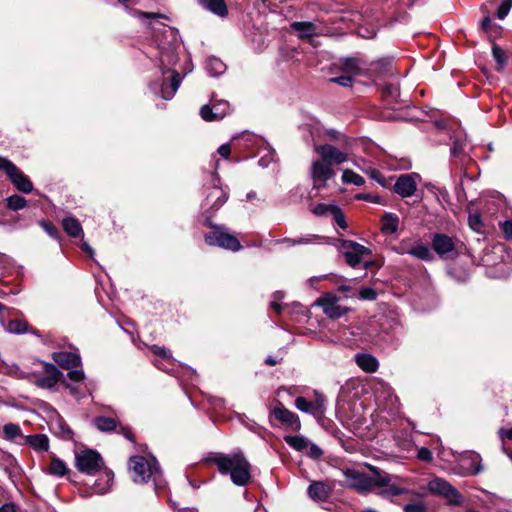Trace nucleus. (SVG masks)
<instances>
[{"instance_id": "obj_10", "label": "nucleus", "mask_w": 512, "mask_h": 512, "mask_svg": "<svg viewBox=\"0 0 512 512\" xmlns=\"http://www.w3.org/2000/svg\"><path fill=\"white\" fill-rule=\"evenodd\" d=\"M0 170H3L13 185L23 193H30L33 184L30 179L9 159L0 157Z\"/></svg>"}, {"instance_id": "obj_62", "label": "nucleus", "mask_w": 512, "mask_h": 512, "mask_svg": "<svg viewBox=\"0 0 512 512\" xmlns=\"http://www.w3.org/2000/svg\"><path fill=\"white\" fill-rule=\"evenodd\" d=\"M274 300L270 302V307L274 309L277 313H280L282 310V305L278 302V300L283 298V293L277 291L273 295Z\"/></svg>"}, {"instance_id": "obj_30", "label": "nucleus", "mask_w": 512, "mask_h": 512, "mask_svg": "<svg viewBox=\"0 0 512 512\" xmlns=\"http://www.w3.org/2000/svg\"><path fill=\"white\" fill-rule=\"evenodd\" d=\"M399 217L394 213H385L381 218V231L385 234H394L398 231Z\"/></svg>"}, {"instance_id": "obj_22", "label": "nucleus", "mask_w": 512, "mask_h": 512, "mask_svg": "<svg viewBox=\"0 0 512 512\" xmlns=\"http://www.w3.org/2000/svg\"><path fill=\"white\" fill-rule=\"evenodd\" d=\"M416 189L417 184L411 174L401 175L394 184V191L403 198L412 196Z\"/></svg>"}, {"instance_id": "obj_39", "label": "nucleus", "mask_w": 512, "mask_h": 512, "mask_svg": "<svg viewBox=\"0 0 512 512\" xmlns=\"http://www.w3.org/2000/svg\"><path fill=\"white\" fill-rule=\"evenodd\" d=\"M337 205L333 203H317L310 205V211L316 216L331 215Z\"/></svg>"}, {"instance_id": "obj_16", "label": "nucleus", "mask_w": 512, "mask_h": 512, "mask_svg": "<svg viewBox=\"0 0 512 512\" xmlns=\"http://www.w3.org/2000/svg\"><path fill=\"white\" fill-rule=\"evenodd\" d=\"M230 112V104L225 100H211V104L202 106L200 115L205 121H215L224 118Z\"/></svg>"}, {"instance_id": "obj_35", "label": "nucleus", "mask_w": 512, "mask_h": 512, "mask_svg": "<svg viewBox=\"0 0 512 512\" xmlns=\"http://www.w3.org/2000/svg\"><path fill=\"white\" fill-rule=\"evenodd\" d=\"M284 441L298 452H304L309 446L310 440L302 435H287Z\"/></svg>"}, {"instance_id": "obj_63", "label": "nucleus", "mask_w": 512, "mask_h": 512, "mask_svg": "<svg viewBox=\"0 0 512 512\" xmlns=\"http://www.w3.org/2000/svg\"><path fill=\"white\" fill-rule=\"evenodd\" d=\"M500 227L505 237L512 240V220H506L500 223Z\"/></svg>"}, {"instance_id": "obj_24", "label": "nucleus", "mask_w": 512, "mask_h": 512, "mask_svg": "<svg viewBox=\"0 0 512 512\" xmlns=\"http://www.w3.org/2000/svg\"><path fill=\"white\" fill-rule=\"evenodd\" d=\"M308 495L315 501H326L331 493V488L324 482H313L308 486Z\"/></svg>"}, {"instance_id": "obj_20", "label": "nucleus", "mask_w": 512, "mask_h": 512, "mask_svg": "<svg viewBox=\"0 0 512 512\" xmlns=\"http://www.w3.org/2000/svg\"><path fill=\"white\" fill-rule=\"evenodd\" d=\"M228 199L227 193L217 184L209 188L205 198V206L212 211H217Z\"/></svg>"}, {"instance_id": "obj_49", "label": "nucleus", "mask_w": 512, "mask_h": 512, "mask_svg": "<svg viewBox=\"0 0 512 512\" xmlns=\"http://www.w3.org/2000/svg\"><path fill=\"white\" fill-rule=\"evenodd\" d=\"M468 224L473 231L481 232L483 227L481 215L478 213L470 214L468 218Z\"/></svg>"}, {"instance_id": "obj_37", "label": "nucleus", "mask_w": 512, "mask_h": 512, "mask_svg": "<svg viewBox=\"0 0 512 512\" xmlns=\"http://www.w3.org/2000/svg\"><path fill=\"white\" fill-rule=\"evenodd\" d=\"M314 396H315V399L313 402V406L315 408V418L318 420V421H321L324 417H325V412H326V397L318 392V391H314Z\"/></svg>"}, {"instance_id": "obj_40", "label": "nucleus", "mask_w": 512, "mask_h": 512, "mask_svg": "<svg viewBox=\"0 0 512 512\" xmlns=\"http://www.w3.org/2000/svg\"><path fill=\"white\" fill-rule=\"evenodd\" d=\"M305 193L306 191L302 186H296L288 192L285 201L288 205L301 203Z\"/></svg>"}, {"instance_id": "obj_1", "label": "nucleus", "mask_w": 512, "mask_h": 512, "mask_svg": "<svg viewBox=\"0 0 512 512\" xmlns=\"http://www.w3.org/2000/svg\"><path fill=\"white\" fill-rule=\"evenodd\" d=\"M152 30L154 31L152 43L156 54L151 53L149 57L158 59L162 80L151 82L149 87L155 95L164 100H170L182 82L180 74L173 69L178 60V49L181 41L178 31L163 23L152 25Z\"/></svg>"}, {"instance_id": "obj_52", "label": "nucleus", "mask_w": 512, "mask_h": 512, "mask_svg": "<svg viewBox=\"0 0 512 512\" xmlns=\"http://www.w3.org/2000/svg\"><path fill=\"white\" fill-rule=\"evenodd\" d=\"M322 237L315 234H307L300 238L296 239L297 245H310L316 243L318 240H321Z\"/></svg>"}, {"instance_id": "obj_45", "label": "nucleus", "mask_w": 512, "mask_h": 512, "mask_svg": "<svg viewBox=\"0 0 512 512\" xmlns=\"http://www.w3.org/2000/svg\"><path fill=\"white\" fill-rule=\"evenodd\" d=\"M341 68L344 72L350 74H358L360 67L356 58H344L341 60Z\"/></svg>"}, {"instance_id": "obj_12", "label": "nucleus", "mask_w": 512, "mask_h": 512, "mask_svg": "<svg viewBox=\"0 0 512 512\" xmlns=\"http://www.w3.org/2000/svg\"><path fill=\"white\" fill-rule=\"evenodd\" d=\"M270 416L277 422L292 431L301 429V422L297 414L288 410L280 401L270 408Z\"/></svg>"}, {"instance_id": "obj_57", "label": "nucleus", "mask_w": 512, "mask_h": 512, "mask_svg": "<svg viewBox=\"0 0 512 512\" xmlns=\"http://www.w3.org/2000/svg\"><path fill=\"white\" fill-rule=\"evenodd\" d=\"M330 82L336 83L342 87H351L352 83H353V79L350 75H343V76L331 78Z\"/></svg>"}, {"instance_id": "obj_56", "label": "nucleus", "mask_w": 512, "mask_h": 512, "mask_svg": "<svg viewBox=\"0 0 512 512\" xmlns=\"http://www.w3.org/2000/svg\"><path fill=\"white\" fill-rule=\"evenodd\" d=\"M8 371L7 373L17 379H25L27 378V373L22 371L18 365L12 364L7 367Z\"/></svg>"}, {"instance_id": "obj_64", "label": "nucleus", "mask_w": 512, "mask_h": 512, "mask_svg": "<svg viewBox=\"0 0 512 512\" xmlns=\"http://www.w3.org/2000/svg\"><path fill=\"white\" fill-rule=\"evenodd\" d=\"M417 456L420 460L425 462H429L432 460V452L426 447L419 448Z\"/></svg>"}, {"instance_id": "obj_48", "label": "nucleus", "mask_w": 512, "mask_h": 512, "mask_svg": "<svg viewBox=\"0 0 512 512\" xmlns=\"http://www.w3.org/2000/svg\"><path fill=\"white\" fill-rule=\"evenodd\" d=\"M404 512H428L427 505L423 501L407 503L403 507Z\"/></svg>"}, {"instance_id": "obj_15", "label": "nucleus", "mask_w": 512, "mask_h": 512, "mask_svg": "<svg viewBox=\"0 0 512 512\" xmlns=\"http://www.w3.org/2000/svg\"><path fill=\"white\" fill-rule=\"evenodd\" d=\"M310 174L314 188L320 189L325 187L327 181L334 177L335 172L329 163L321 160H315L311 165Z\"/></svg>"}, {"instance_id": "obj_46", "label": "nucleus", "mask_w": 512, "mask_h": 512, "mask_svg": "<svg viewBox=\"0 0 512 512\" xmlns=\"http://www.w3.org/2000/svg\"><path fill=\"white\" fill-rule=\"evenodd\" d=\"M3 434L7 440H14L15 438L21 436V429L17 424L8 423L3 427Z\"/></svg>"}, {"instance_id": "obj_28", "label": "nucleus", "mask_w": 512, "mask_h": 512, "mask_svg": "<svg viewBox=\"0 0 512 512\" xmlns=\"http://www.w3.org/2000/svg\"><path fill=\"white\" fill-rule=\"evenodd\" d=\"M25 442L37 452H46L49 449V439L45 434L26 436Z\"/></svg>"}, {"instance_id": "obj_34", "label": "nucleus", "mask_w": 512, "mask_h": 512, "mask_svg": "<svg viewBox=\"0 0 512 512\" xmlns=\"http://www.w3.org/2000/svg\"><path fill=\"white\" fill-rule=\"evenodd\" d=\"M67 472L68 468L65 462L56 456H53L48 468L46 469V473L56 477H63L67 474Z\"/></svg>"}, {"instance_id": "obj_41", "label": "nucleus", "mask_w": 512, "mask_h": 512, "mask_svg": "<svg viewBox=\"0 0 512 512\" xmlns=\"http://www.w3.org/2000/svg\"><path fill=\"white\" fill-rule=\"evenodd\" d=\"M117 1L124 6L126 11L132 12L134 16L148 18V19H154V20L166 19V16L163 14H160V13L142 12V11H138V10L132 11L128 7V2H130L131 0H117Z\"/></svg>"}, {"instance_id": "obj_17", "label": "nucleus", "mask_w": 512, "mask_h": 512, "mask_svg": "<svg viewBox=\"0 0 512 512\" xmlns=\"http://www.w3.org/2000/svg\"><path fill=\"white\" fill-rule=\"evenodd\" d=\"M315 151L320 155L321 161L329 165H338L347 161V155L330 144L316 145Z\"/></svg>"}, {"instance_id": "obj_4", "label": "nucleus", "mask_w": 512, "mask_h": 512, "mask_svg": "<svg viewBox=\"0 0 512 512\" xmlns=\"http://www.w3.org/2000/svg\"><path fill=\"white\" fill-rule=\"evenodd\" d=\"M371 474H367L355 468H348L343 471L344 484L346 487L364 494L373 491L375 488L388 486L391 476L378 467L368 465Z\"/></svg>"}, {"instance_id": "obj_18", "label": "nucleus", "mask_w": 512, "mask_h": 512, "mask_svg": "<svg viewBox=\"0 0 512 512\" xmlns=\"http://www.w3.org/2000/svg\"><path fill=\"white\" fill-rule=\"evenodd\" d=\"M432 249L441 258H446L450 253L455 250L456 244L452 237L443 234L435 233L431 238Z\"/></svg>"}, {"instance_id": "obj_11", "label": "nucleus", "mask_w": 512, "mask_h": 512, "mask_svg": "<svg viewBox=\"0 0 512 512\" xmlns=\"http://www.w3.org/2000/svg\"><path fill=\"white\" fill-rule=\"evenodd\" d=\"M241 140L245 141L246 147H252L254 145L260 146L259 154V165L262 168H267L270 163H272L275 160L276 152L275 150L266 143L262 138L257 137L250 133H244L241 137Z\"/></svg>"}, {"instance_id": "obj_13", "label": "nucleus", "mask_w": 512, "mask_h": 512, "mask_svg": "<svg viewBox=\"0 0 512 512\" xmlns=\"http://www.w3.org/2000/svg\"><path fill=\"white\" fill-rule=\"evenodd\" d=\"M339 297L333 293H326L318 298L315 305L322 308L323 313L330 319H339L348 313L349 308L338 304Z\"/></svg>"}, {"instance_id": "obj_55", "label": "nucleus", "mask_w": 512, "mask_h": 512, "mask_svg": "<svg viewBox=\"0 0 512 512\" xmlns=\"http://www.w3.org/2000/svg\"><path fill=\"white\" fill-rule=\"evenodd\" d=\"M400 95L399 87L394 84H387L384 87V96L396 100Z\"/></svg>"}, {"instance_id": "obj_5", "label": "nucleus", "mask_w": 512, "mask_h": 512, "mask_svg": "<svg viewBox=\"0 0 512 512\" xmlns=\"http://www.w3.org/2000/svg\"><path fill=\"white\" fill-rule=\"evenodd\" d=\"M129 468L133 473V481L136 483H145L151 479L155 489L163 488L166 484L159 463L154 456H150L149 459L143 456H132Z\"/></svg>"}, {"instance_id": "obj_59", "label": "nucleus", "mask_w": 512, "mask_h": 512, "mask_svg": "<svg viewBox=\"0 0 512 512\" xmlns=\"http://www.w3.org/2000/svg\"><path fill=\"white\" fill-rule=\"evenodd\" d=\"M387 487H388L387 490L381 492L382 496H386V495L398 496V495L404 494L407 491L406 489L397 487L395 485L389 484Z\"/></svg>"}, {"instance_id": "obj_19", "label": "nucleus", "mask_w": 512, "mask_h": 512, "mask_svg": "<svg viewBox=\"0 0 512 512\" xmlns=\"http://www.w3.org/2000/svg\"><path fill=\"white\" fill-rule=\"evenodd\" d=\"M400 250L402 254H408L423 261H432L434 259V255L430 248L420 241L411 248H408L407 241L403 240L400 244Z\"/></svg>"}, {"instance_id": "obj_8", "label": "nucleus", "mask_w": 512, "mask_h": 512, "mask_svg": "<svg viewBox=\"0 0 512 512\" xmlns=\"http://www.w3.org/2000/svg\"><path fill=\"white\" fill-rule=\"evenodd\" d=\"M427 491L430 494L444 498L448 504L461 505L463 496L448 481L443 478H433L427 483Z\"/></svg>"}, {"instance_id": "obj_53", "label": "nucleus", "mask_w": 512, "mask_h": 512, "mask_svg": "<svg viewBox=\"0 0 512 512\" xmlns=\"http://www.w3.org/2000/svg\"><path fill=\"white\" fill-rule=\"evenodd\" d=\"M306 451L307 455L312 459H319L323 455V450L311 441L309 442V446Z\"/></svg>"}, {"instance_id": "obj_47", "label": "nucleus", "mask_w": 512, "mask_h": 512, "mask_svg": "<svg viewBox=\"0 0 512 512\" xmlns=\"http://www.w3.org/2000/svg\"><path fill=\"white\" fill-rule=\"evenodd\" d=\"M331 216L333 217L334 222L337 226H339L341 229H347L348 225L346 222L345 215L338 206L334 208V211L332 212Z\"/></svg>"}, {"instance_id": "obj_51", "label": "nucleus", "mask_w": 512, "mask_h": 512, "mask_svg": "<svg viewBox=\"0 0 512 512\" xmlns=\"http://www.w3.org/2000/svg\"><path fill=\"white\" fill-rule=\"evenodd\" d=\"M512 8V0H504L497 9V17L503 20Z\"/></svg>"}, {"instance_id": "obj_21", "label": "nucleus", "mask_w": 512, "mask_h": 512, "mask_svg": "<svg viewBox=\"0 0 512 512\" xmlns=\"http://www.w3.org/2000/svg\"><path fill=\"white\" fill-rule=\"evenodd\" d=\"M45 375L38 376L35 380L37 386L41 388L51 389L59 381L62 373L54 364H45Z\"/></svg>"}, {"instance_id": "obj_14", "label": "nucleus", "mask_w": 512, "mask_h": 512, "mask_svg": "<svg viewBox=\"0 0 512 512\" xmlns=\"http://www.w3.org/2000/svg\"><path fill=\"white\" fill-rule=\"evenodd\" d=\"M375 397L378 406L384 410L394 413L398 410V397L393 393L392 388L384 383H379L375 389Z\"/></svg>"}, {"instance_id": "obj_32", "label": "nucleus", "mask_w": 512, "mask_h": 512, "mask_svg": "<svg viewBox=\"0 0 512 512\" xmlns=\"http://www.w3.org/2000/svg\"><path fill=\"white\" fill-rule=\"evenodd\" d=\"M65 232L71 237L83 236V229L78 219L75 217H66L62 221Z\"/></svg>"}, {"instance_id": "obj_36", "label": "nucleus", "mask_w": 512, "mask_h": 512, "mask_svg": "<svg viewBox=\"0 0 512 512\" xmlns=\"http://www.w3.org/2000/svg\"><path fill=\"white\" fill-rule=\"evenodd\" d=\"M6 331L14 334H24L28 332V323L21 319L9 320L7 323L2 322Z\"/></svg>"}, {"instance_id": "obj_29", "label": "nucleus", "mask_w": 512, "mask_h": 512, "mask_svg": "<svg viewBox=\"0 0 512 512\" xmlns=\"http://www.w3.org/2000/svg\"><path fill=\"white\" fill-rule=\"evenodd\" d=\"M201 5L213 14L225 17L228 14V8L224 0H200Z\"/></svg>"}, {"instance_id": "obj_33", "label": "nucleus", "mask_w": 512, "mask_h": 512, "mask_svg": "<svg viewBox=\"0 0 512 512\" xmlns=\"http://www.w3.org/2000/svg\"><path fill=\"white\" fill-rule=\"evenodd\" d=\"M205 69L210 76H219L226 70L223 61L216 57H209L205 60Z\"/></svg>"}, {"instance_id": "obj_6", "label": "nucleus", "mask_w": 512, "mask_h": 512, "mask_svg": "<svg viewBox=\"0 0 512 512\" xmlns=\"http://www.w3.org/2000/svg\"><path fill=\"white\" fill-rule=\"evenodd\" d=\"M336 246L348 266L352 268L362 267L364 270L371 266V261L367 260V257L372 254L369 248L346 239H339Z\"/></svg>"}, {"instance_id": "obj_3", "label": "nucleus", "mask_w": 512, "mask_h": 512, "mask_svg": "<svg viewBox=\"0 0 512 512\" xmlns=\"http://www.w3.org/2000/svg\"><path fill=\"white\" fill-rule=\"evenodd\" d=\"M222 475H229L236 486H246L251 480V465L240 450L218 453L210 458Z\"/></svg>"}, {"instance_id": "obj_26", "label": "nucleus", "mask_w": 512, "mask_h": 512, "mask_svg": "<svg viewBox=\"0 0 512 512\" xmlns=\"http://www.w3.org/2000/svg\"><path fill=\"white\" fill-rule=\"evenodd\" d=\"M151 351L160 358V360H156L154 362V365L163 371H168V368L165 366L164 362L167 364L173 363L174 359L172 358L171 352L166 348L157 345H153L151 347Z\"/></svg>"}, {"instance_id": "obj_42", "label": "nucleus", "mask_w": 512, "mask_h": 512, "mask_svg": "<svg viewBox=\"0 0 512 512\" xmlns=\"http://www.w3.org/2000/svg\"><path fill=\"white\" fill-rule=\"evenodd\" d=\"M342 181L346 184H354L356 186H362L365 183V180L362 176L355 173L350 169H345L342 173Z\"/></svg>"}, {"instance_id": "obj_31", "label": "nucleus", "mask_w": 512, "mask_h": 512, "mask_svg": "<svg viewBox=\"0 0 512 512\" xmlns=\"http://www.w3.org/2000/svg\"><path fill=\"white\" fill-rule=\"evenodd\" d=\"M113 482V472L110 470H106L104 475L99 478L95 484L93 485V492L99 495L107 493Z\"/></svg>"}, {"instance_id": "obj_7", "label": "nucleus", "mask_w": 512, "mask_h": 512, "mask_svg": "<svg viewBox=\"0 0 512 512\" xmlns=\"http://www.w3.org/2000/svg\"><path fill=\"white\" fill-rule=\"evenodd\" d=\"M206 225L211 228V232L206 233L204 240L209 246H217L230 251H239L242 246L239 240L229 232V229L222 225L213 224L210 219H206Z\"/></svg>"}, {"instance_id": "obj_25", "label": "nucleus", "mask_w": 512, "mask_h": 512, "mask_svg": "<svg viewBox=\"0 0 512 512\" xmlns=\"http://www.w3.org/2000/svg\"><path fill=\"white\" fill-rule=\"evenodd\" d=\"M462 466L465 468V475H477L482 471L481 457L475 452H471L462 459Z\"/></svg>"}, {"instance_id": "obj_50", "label": "nucleus", "mask_w": 512, "mask_h": 512, "mask_svg": "<svg viewBox=\"0 0 512 512\" xmlns=\"http://www.w3.org/2000/svg\"><path fill=\"white\" fill-rule=\"evenodd\" d=\"M39 225L43 228V230L54 239H57L59 236V231L55 225L48 221H40Z\"/></svg>"}, {"instance_id": "obj_61", "label": "nucleus", "mask_w": 512, "mask_h": 512, "mask_svg": "<svg viewBox=\"0 0 512 512\" xmlns=\"http://www.w3.org/2000/svg\"><path fill=\"white\" fill-rule=\"evenodd\" d=\"M365 172L372 178L374 179L375 181H377L379 184H381L382 186H384V177L382 176V174L375 168H369L367 170H365Z\"/></svg>"}, {"instance_id": "obj_44", "label": "nucleus", "mask_w": 512, "mask_h": 512, "mask_svg": "<svg viewBox=\"0 0 512 512\" xmlns=\"http://www.w3.org/2000/svg\"><path fill=\"white\" fill-rule=\"evenodd\" d=\"M295 407L301 412L311 414L315 418V408L313 402L307 400L305 397H297L295 399Z\"/></svg>"}, {"instance_id": "obj_60", "label": "nucleus", "mask_w": 512, "mask_h": 512, "mask_svg": "<svg viewBox=\"0 0 512 512\" xmlns=\"http://www.w3.org/2000/svg\"><path fill=\"white\" fill-rule=\"evenodd\" d=\"M359 296H360V298H362L364 300H375L377 297V293L375 292L374 289L367 287V288H362L359 291Z\"/></svg>"}, {"instance_id": "obj_43", "label": "nucleus", "mask_w": 512, "mask_h": 512, "mask_svg": "<svg viewBox=\"0 0 512 512\" xmlns=\"http://www.w3.org/2000/svg\"><path fill=\"white\" fill-rule=\"evenodd\" d=\"M6 205L8 209L18 211L27 205V201L24 197L14 194L6 199Z\"/></svg>"}, {"instance_id": "obj_9", "label": "nucleus", "mask_w": 512, "mask_h": 512, "mask_svg": "<svg viewBox=\"0 0 512 512\" xmlns=\"http://www.w3.org/2000/svg\"><path fill=\"white\" fill-rule=\"evenodd\" d=\"M76 468L87 475H94L99 472L104 461L101 455L92 449H84L75 454Z\"/></svg>"}, {"instance_id": "obj_27", "label": "nucleus", "mask_w": 512, "mask_h": 512, "mask_svg": "<svg viewBox=\"0 0 512 512\" xmlns=\"http://www.w3.org/2000/svg\"><path fill=\"white\" fill-rule=\"evenodd\" d=\"M357 365L367 373H373L378 369V360L370 354H357L355 356Z\"/></svg>"}, {"instance_id": "obj_2", "label": "nucleus", "mask_w": 512, "mask_h": 512, "mask_svg": "<svg viewBox=\"0 0 512 512\" xmlns=\"http://www.w3.org/2000/svg\"><path fill=\"white\" fill-rule=\"evenodd\" d=\"M52 359L60 367L70 370L67 373V379L70 382H64V385L74 398L80 400L86 393L92 395L96 388L95 381L88 380L83 370L73 369L81 366V357L77 348L72 351L53 352Z\"/></svg>"}, {"instance_id": "obj_23", "label": "nucleus", "mask_w": 512, "mask_h": 512, "mask_svg": "<svg viewBox=\"0 0 512 512\" xmlns=\"http://www.w3.org/2000/svg\"><path fill=\"white\" fill-rule=\"evenodd\" d=\"M290 28L297 32L301 39H309L318 35L317 26L313 22L295 21L290 24Z\"/></svg>"}, {"instance_id": "obj_54", "label": "nucleus", "mask_w": 512, "mask_h": 512, "mask_svg": "<svg viewBox=\"0 0 512 512\" xmlns=\"http://www.w3.org/2000/svg\"><path fill=\"white\" fill-rule=\"evenodd\" d=\"M492 55L495 59V61L500 65L503 66L506 62V55L505 52L497 45H494L492 47Z\"/></svg>"}, {"instance_id": "obj_58", "label": "nucleus", "mask_w": 512, "mask_h": 512, "mask_svg": "<svg viewBox=\"0 0 512 512\" xmlns=\"http://www.w3.org/2000/svg\"><path fill=\"white\" fill-rule=\"evenodd\" d=\"M464 145L465 143L463 141L455 139L451 147V155L457 157L464 154Z\"/></svg>"}, {"instance_id": "obj_38", "label": "nucleus", "mask_w": 512, "mask_h": 512, "mask_svg": "<svg viewBox=\"0 0 512 512\" xmlns=\"http://www.w3.org/2000/svg\"><path fill=\"white\" fill-rule=\"evenodd\" d=\"M94 425L100 431L110 432L116 429L117 422L113 418L100 416L94 419Z\"/></svg>"}]
</instances>
